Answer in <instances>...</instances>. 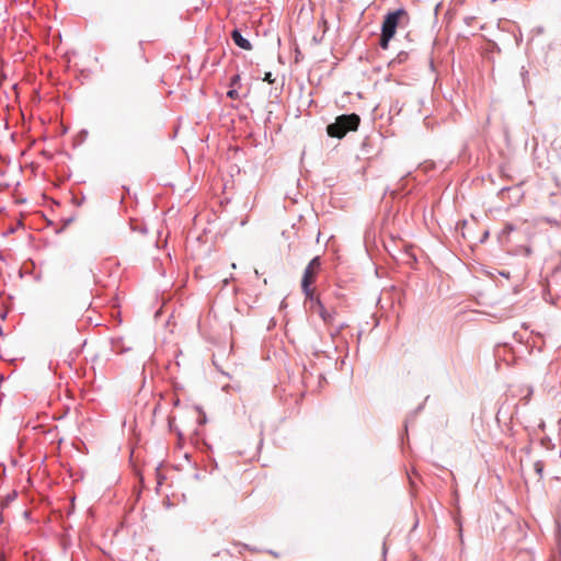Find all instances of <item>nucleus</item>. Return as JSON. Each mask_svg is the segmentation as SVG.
<instances>
[{
	"instance_id": "nucleus-1",
	"label": "nucleus",
	"mask_w": 561,
	"mask_h": 561,
	"mask_svg": "<svg viewBox=\"0 0 561 561\" xmlns=\"http://www.w3.org/2000/svg\"><path fill=\"white\" fill-rule=\"evenodd\" d=\"M410 23V15L407 10L398 9L388 12L381 25L379 45L382 49L389 47V42L394 37L397 28L407 27Z\"/></svg>"
},
{
	"instance_id": "nucleus-2",
	"label": "nucleus",
	"mask_w": 561,
	"mask_h": 561,
	"mask_svg": "<svg viewBox=\"0 0 561 561\" xmlns=\"http://www.w3.org/2000/svg\"><path fill=\"white\" fill-rule=\"evenodd\" d=\"M360 123V117L355 114L340 115L335 118V122L329 124L327 133L332 138H343L348 131L357 130Z\"/></svg>"
},
{
	"instance_id": "nucleus-3",
	"label": "nucleus",
	"mask_w": 561,
	"mask_h": 561,
	"mask_svg": "<svg viewBox=\"0 0 561 561\" xmlns=\"http://www.w3.org/2000/svg\"><path fill=\"white\" fill-rule=\"evenodd\" d=\"M321 267L320 257H313L310 263L307 265L304 276L301 279V288L307 297H311L313 294L312 285L316 282V277L319 274Z\"/></svg>"
},
{
	"instance_id": "nucleus-4",
	"label": "nucleus",
	"mask_w": 561,
	"mask_h": 561,
	"mask_svg": "<svg viewBox=\"0 0 561 561\" xmlns=\"http://www.w3.org/2000/svg\"><path fill=\"white\" fill-rule=\"evenodd\" d=\"M311 300L310 309L317 312L327 324L333 323V313L328 311L319 299L313 300L312 296L309 297Z\"/></svg>"
},
{
	"instance_id": "nucleus-5",
	"label": "nucleus",
	"mask_w": 561,
	"mask_h": 561,
	"mask_svg": "<svg viewBox=\"0 0 561 561\" xmlns=\"http://www.w3.org/2000/svg\"><path fill=\"white\" fill-rule=\"evenodd\" d=\"M231 37L237 46H239L242 49L251 50L252 45L251 43L244 38L241 33L238 30H233L231 33Z\"/></svg>"
},
{
	"instance_id": "nucleus-6",
	"label": "nucleus",
	"mask_w": 561,
	"mask_h": 561,
	"mask_svg": "<svg viewBox=\"0 0 561 561\" xmlns=\"http://www.w3.org/2000/svg\"><path fill=\"white\" fill-rule=\"evenodd\" d=\"M535 470L538 474H541L543 470V463L541 461L535 462Z\"/></svg>"
},
{
	"instance_id": "nucleus-7",
	"label": "nucleus",
	"mask_w": 561,
	"mask_h": 561,
	"mask_svg": "<svg viewBox=\"0 0 561 561\" xmlns=\"http://www.w3.org/2000/svg\"><path fill=\"white\" fill-rule=\"evenodd\" d=\"M264 81H267L268 83H273L274 82V80L272 79V73L271 72H266L265 73Z\"/></svg>"
},
{
	"instance_id": "nucleus-8",
	"label": "nucleus",
	"mask_w": 561,
	"mask_h": 561,
	"mask_svg": "<svg viewBox=\"0 0 561 561\" xmlns=\"http://www.w3.org/2000/svg\"><path fill=\"white\" fill-rule=\"evenodd\" d=\"M228 94H229L230 96H233V91H229V92H228Z\"/></svg>"
}]
</instances>
